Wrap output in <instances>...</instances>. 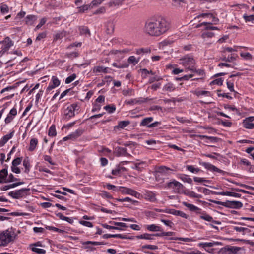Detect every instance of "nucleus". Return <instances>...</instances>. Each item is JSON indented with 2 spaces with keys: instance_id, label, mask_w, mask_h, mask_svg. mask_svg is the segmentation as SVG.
Wrapping results in <instances>:
<instances>
[{
  "instance_id": "nucleus-1",
  "label": "nucleus",
  "mask_w": 254,
  "mask_h": 254,
  "mask_svg": "<svg viewBox=\"0 0 254 254\" xmlns=\"http://www.w3.org/2000/svg\"><path fill=\"white\" fill-rule=\"evenodd\" d=\"M167 21L162 18L152 19L146 22L145 32L151 36H158L165 33L168 29Z\"/></svg>"
},
{
  "instance_id": "nucleus-2",
  "label": "nucleus",
  "mask_w": 254,
  "mask_h": 254,
  "mask_svg": "<svg viewBox=\"0 0 254 254\" xmlns=\"http://www.w3.org/2000/svg\"><path fill=\"white\" fill-rule=\"evenodd\" d=\"M17 234L15 229L9 228L0 232V246H7L9 243L13 242L16 239Z\"/></svg>"
},
{
  "instance_id": "nucleus-3",
  "label": "nucleus",
  "mask_w": 254,
  "mask_h": 254,
  "mask_svg": "<svg viewBox=\"0 0 254 254\" xmlns=\"http://www.w3.org/2000/svg\"><path fill=\"white\" fill-rule=\"evenodd\" d=\"M179 64L184 67L185 72H190L195 66V61L191 56H186L180 60Z\"/></svg>"
},
{
  "instance_id": "nucleus-4",
  "label": "nucleus",
  "mask_w": 254,
  "mask_h": 254,
  "mask_svg": "<svg viewBox=\"0 0 254 254\" xmlns=\"http://www.w3.org/2000/svg\"><path fill=\"white\" fill-rule=\"evenodd\" d=\"M78 109V106L76 103L68 105L63 111V119L66 121L69 120L75 115V112Z\"/></svg>"
},
{
  "instance_id": "nucleus-5",
  "label": "nucleus",
  "mask_w": 254,
  "mask_h": 254,
  "mask_svg": "<svg viewBox=\"0 0 254 254\" xmlns=\"http://www.w3.org/2000/svg\"><path fill=\"white\" fill-rule=\"evenodd\" d=\"M44 245L40 241H38L35 243L31 244L29 245V248L32 252L38 254H45L46 250L40 248L39 247H43Z\"/></svg>"
},
{
  "instance_id": "nucleus-6",
  "label": "nucleus",
  "mask_w": 254,
  "mask_h": 254,
  "mask_svg": "<svg viewBox=\"0 0 254 254\" xmlns=\"http://www.w3.org/2000/svg\"><path fill=\"white\" fill-rule=\"evenodd\" d=\"M119 188L120 191L122 194L130 195L134 196L137 199H140L141 196V194L139 192L132 189L124 187H119Z\"/></svg>"
},
{
  "instance_id": "nucleus-7",
  "label": "nucleus",
  "mask_w": 254,
  "mask_h": 254,
  "mask_svg": "<svg viewBox=\"0 0 254 254\" xmlns=\"http://www.w3.org/2000/svg\"><path fill=\"white\" fill-rule=\"evenodd\" d=\"M2 44L1 46V50L0 51V54L3 55L5 52L8 51L10 47L13 45V41L8 37H6L2 41H1Z\"/></svg>"
},
{
  "instance_id": "nucleus-8",
  "label": "nucleus",
  "mask_w": 254,
  "mask_h": 254,
  "mask_svg": "<svg viewBox=\"0 0 254 254\" xmlns=\"http://www.w3.org/2000/svg\"><path fill=\"white\" fill-rule=\"evenodd\" d=\"M60 83L61 81L57 76H52L49 84L46 89V94L50 93L51 91L58 87L60 85Z\"/></svg>"
},
{
  "instance_id": "nucleus-9",
  "label": "nucleus",
  "mask_w": 254,
  "mask_h": 254,
  "mask_svg": "<svg viewBox=\"0 0 254 254\" xmlns=\"http://www.w3.org/2000/svg\"><path fill=\"white\" fill-rule=\"evenodd\" d=\"M218 242H200L198 243L197 246L203 248L205 251L209 253H213L214 249L211 248L214 246L217 245Z\"/></svg>"
},
{
  "instance_id": "nucleus-10",
  "label": "nucleus",
  "mask_w": 254,
  "mask_h": 254,
  "mask_svg": "<svg viewBox=\"0 0 254 254\" xmlns=\"http://www.w3.org/2000/svg\"><path fill=\"white\" fill-rule=\"evenodd\" d=\"M182 187L183 185L175 180L168 182L165 186L166 188L172 189L176 193L179 192Z\"/></svg>"
},
{
  "instance_id": "nucleus-11",
  "label": "nucleus",
  "mask_w": 254,
  "mask_h": 254,
  "mask_svg": "<svg viewBox=\"0 0 254 254\" xmlns=\"http://www.w3.org/2000/svg\"><path fill=\"white\" fill-rule=\"evenodd\" d=\"M239 250L240 248L234 246L224 247L220 250L218 254H235Z\"/></svg>"
},
{
  "instance_id": "nucleus-12",
  "label": "nucleus",
  "mask_w": 254,
  "mask_h": 254,
  "mask_svg": "<svg viewBox=\"0 0 254 254\" xmlns=\"http://www.w3.org/2000/svg\"><path fill=\"white\" fill-rule=\"evenodd\" d=\"M17 114V110L16 108L13 107L12 108L8 114H7L6 117L4 120V122L5 124H8L10 123L14 119L15 117Z\"/></svg>"
},
{
  "instance_id": "nucleus-13",
  "label": "nucleus",
  "mask_w": 254,
  "mask_h": 254,
  "mask_svg": "<svg viewBox=\"0 0 254 254\" xmlns=\"http://www.w3.org/2000/svg\"><path fill=\"white\" fill-rule=\"evenodd\" d=\"M243 127L247 129H254V117L251 116L246 118L243 122Z\"/></svg>"
},
{
  "instance_id": "nucleus-14",
  "label": "nucleus",
  "mask_w": 254,
  "mask_h": 254,
  "mask_svg": "<svg viewBox=\"0 0 254 254\" xmlns=\"http://www.w3.org/2000/svg\"><path fill=\"white\" fill-rule=\"evenodd\" d=\"M199 164L203 166L207 170L213 172L221 173L222 171L210 163L205 162H199Z\"/></svg>"
},
{
  "instance_id": "nucleus-15",
  "label": "nucleus",
  "mask_w": 254,
  "mask_h": 254,
  "mask_svg": "<svg viewBox=\"0 0 254 254\" xmlns=\"http://www.w3.org/2000/svg\"><path fill=\"white\" fill-rule=\"evenodd\" d=\"M114 154L118 157L120 156H129L130 154L127 153L126 148L121 147H117L115 148L114 150Z\"/></svg>"
},
{
  "instance_id": "nucleus-16",
  "label": "nucleus",
  "mask_w": 254,
  "mask_h": 254,
  "mask_svg": "<svg viewBox=\"0 0 254 254\" xmlns=\"http://www.w3.org/2000/svg\"><path fill=\"white\" fill-rule=\"evenodd\" d=\"M25 189H20L14 191H12L8 193V195L14 199H19L22 197L23 195V192L25 191Z\"/></svg>"
},
{
  "instance_id": "nucleus-17",
  "label": "nucleus",
  "mask_w": 254,
  "mask_h": 254,
  "mask_svg": "<svg viewBox=\"0 0 254 254\" xmlns=\"http://www.w3.org/2000/svg\"><path fill=\"white\" fill-rule=\"evenodd\" d=\"M182 204L187 207L190 211L195 212L197 214L201 213V209L194 205L193 204L189 203L186 201H183Z\"/></svg>"
},
{
  "instance_id": "nucleus-18",
  "label": "nucleus",
  "mask_w": 254,
  "mask_h": 254,
  "mask_svg": "<svg viewBox=\"0 0 254 254\" xmlns=\"http://www.w3.org/2000/svg\"><path fill=\"white\" fill-rule=\"evenodd\" d=\"M109 68L102 66H95L93 68V72L96 75H99L102 73H107L108 72Z\"/></svg>"
},
{
  "instance_id": "nucleus-19",
  "label": "nucleus",
  "mask_w": 254,
  "mask_h": 254,
  "mask_svg": "<svg viewBox=\"0 0 254 254\" xmlns=\"http://www.w3.org/2000/svg\"><path fill=\"white\" fill-rule=\"evenodd\" d=\"M14 131H11L10 133L4 135L0 140V146H3L14 135Z\"/></svg>"
},
{
  "instance_id": "nucleus-20",
  "label": "nucleus",
  "mask_w": 254,
  "mask_h": 254,
  "mask_svg": "<svg viewBox=\"0 0 254 254\" xmlns=\"http://www.w3.org/2000/svg\"><path fill=\"white\" fill-rule=\"evenodd\" d=\"M156 234H149L147 233H143L141 235L135 236L137 239H144L146 240H153L154 237H156Z\"/></svg>"
},
{
  "instance_id": "nucleus-21",
  "label": "nucleus",
  "mask_w": 254,
  "mask_h": 254,
  "mask_svg": "<svg viewBox=\"0 0 254 254\" xmlns=\"http://www.w3.org/2000/svg\"><path fill=\"white\" fill-rule=\"evenodd\" d=\"M167 213L172 214L175 216H179L184 218H188V215L183 211L177 210L175 209H171L167 211Z\"/></svg>"
},
{
  "instance_id": "nucleus-22",
  "label": "nucleus",
  "mask_w": 254,
  "mask_h": 254,
  "mask_svg": "<svg viewBox=\"0 0 254 254\" xmlns=\"http://www.w3.org/2000/svg\"><path fill=\"white\" fill-rule=\"evenodd\" d=\"M8 176V170L4 168L0 170V184L5 183Z\"/></svg>"
},
{
  "instance_id": "nucleus-23",
  "label": "nucleus",
  "mask_w": 254,
  "mask_h": 254,
  "mask_svg": "<svg viewBox=\"0 0 254 254\" xmlns=\"http://www.w3.org/2000/svg\"><path fill=\"white\" fill-rule=\"evenodd\" d=\"M146 229L150 232H161L162 229L159 225H157L154 224L147 225L146 226Z\"/></svg>"
},
{
  "instance_id": "nucleus-24",
  "label": "nucleus",
  "mask_w": 254,
  "mask_h": 254,
  "mask_svg": "<svg viewBox=\"0 0 254 254\" xmlns=\"http://www.w3.org/2000/svg\"><path fill=\"white\" fill-rule=\"evenodd\" d=\"M211 23H207V22H202L200 24H199L197 25L196 26L197 28L200 27L202 26H204V29L205 30H219V28L216 26H211Z\"/></svg>"
},
{
  "instance_id": "nucleus-25",
  "label": "nucleus",
  "mask_w": 254,
  "mask_h": 254,
  "mask_svg": "<svg viewBox=\"0 0 254 254\" xmlns=\"http://www.w3.org/2000/svg\"><path fill=\"white\" fill-rule=\"evenodd\" d=\"M37 17L34 15H28L25 19V23L27 25H32L37 20Z\"/></svg>"
},
{
  "instance_id": "nucleus-26",
  "label": "nucleus",
  "mask_w": 254,
  "mask_h": 254,
  "mask_svg": "<svg viewBox=\"0 0 254 254\" xmlns=\"http://www.w3.org/2000/svg\"><path fill=\"white\" fill-rule=\"evenodd\" d=\"M176 87L174 84L171 82H168L165 84L163 87V90L164 91L171 92L175 91Z\"/></svg>"
},
{
  "instance_id": "nucleus-27",
  "label": "nucleus",
  "mask_w": 254,
  "mask_h": 254,
  "mask_svg": "<svg viewBox=\"0 0 254 254\" xmlns=\"http://www.w3.org/2000/svg\"><path fill=\"white\" fill-rule=\"evenodd\" d=\"M153 121V117H150L145 118L141 121L140 125L141 126H146L150 128V125Z\"/></svg>"
},
{
  "instance_id": "nucleus-28",
  "label": "nucleus",
  "mask_w": 254,
  "mask_h": 254,
  "mask_svg": "<svg viewBox=\"0 0 254 254\" xmlns=\"http://www.w3.org/2000/svg\"><path fill=\"white\" fill-rule=\"evenodd\" d=\"M227 203L228 206L234 208H239L243 206L242 202L238 201H228Z\"/></svg>"
},
{
  "instance_id": "nucleus-29",
  "label": "nucleus",
  "mask_w": 254,
  "mask_h": 254,
  "mask_svg": "<svg viewBox=\"0 0 254 254\" xmlns=\"http://www.w3.org/2000/svg\"><path fill=\"white\" fill-rule=\"evenodd\" d=\"M240 55L243 60L246 61H252L254 59L252 55L248 52L241 51Z\"/></svg>"
},
{
  "instance_id": "nucleus-30",
  "label": "nucleus",
  "mask_w": 254,
  "mask_h": 254,
  "mask_svg": "<svg viewBox=\"0 0 254 254\" xmlns=\"http://www.w3.org/2000/svg\"><path fill=\"white\" fill-rule=\"evenodd\" d=\"M145 198L146 200L151 202H155L156 200L155 193L150 191H146L145 193Z\"/></svg>"
},
{
  "instance_id": "nucleus-31",
  "label": "nucleus",
  "mask_w": 254,
  "mask_h": 254,
  "mask_svg": "<svg viewBox=\"0 0 254 254\" xmlns=\"http://www.w3.org/2000/svg\"><path fill=\"white\" fill-rule=\"evenodd\" d=\"M82 133L83 132L81 129H77L74 132L69 134V138L70 140H74L80 136Z\"/></svg>"
},
{
  "instance_id": "nucleus-32",
  "label": "nucleus",
  "mask_w": 254,
  "mask_h": 254,
  "mask_svg": "<svg viewBox=\"0 0 254 254\" xmlns=\"http://www.w3.org/2000/svg\"><path fill=\"white\" fill-rule=\"evenodd\" d=\"M129 51L127 49H125L123 50H113L110 52L111 54L117 55L119 58L123 57L124 53H127Z\"/></svg>"
},
{
  "instance_id": "nucleus-33",
  "label": "nucleus",
  "mask_w": 254,
  "mask_h": 254,
  "mask_svg": "<svg viewBox=\"0 0 254 254\" xmlns=\"http://www.w3.org/2000/svg\"><path fill=\"white\" fill-rule=\"evenodd\" d=\"M38 143V141L37 138H31L30 140V144H29V148H28L29 151H34L36 149V148L37 146Z\"/></svg>"
},
{
  "instance_id": "nucleus-34",
  "label": "nucleus",
  "mask_w": 254,
  "mask_h": 254,
  "mask_svg": "<svg viewBox=\"0 0 254 254\" xmlns=\"http://www.w3.org/2000/svg\"><path fill=\"white\" fill-rule=\"evenodd\" d=\"M22 184H23V182H18V183H13V184L7 185H5L0 188V190H2V191L7 190L9 189L14 188L17 186H18Z\"/></svg>"
},
{
  "instance_id": "nucleus-35",
  "label": "nucleus",
  "mask_w": 254,
  "mask_h": 254,
  "mask_svg": "<svg viewBox=\"0 0 254 254\" xmlns=\"http://www.w3.org/2000/svg\"><path fill=\"white\" fill-rule=\"evenodd\" d=\"M190 72L193 74H194V76L196 75L200 76V78H203L205 76V72L204 70L201 69H197L195 68V66L193 67V70H191Z\"/></svg>"
},
{
  "instance_id": "nucleus-36",
  "label": "nucleus",
  "mask_w": 254,
  "mask_h": 254,
  "mask_svg": "<svg viewBox=\"0 0 254 254\" xmlns=\"http://www.w3.org/2000/svg\"><path fill=\"white\" fill-rule=\"evenodd\" d=\"M185 194L191 198H201L202 197L201 194H197L191 190H187L185 192Z\"/></svg>"
},
{
  "instance_id": "nucleus-37",
  "label": "nucleus",
  "mask_w": 254,
  "mask_h": 254,
  "mask_svg": "<svg viewBox=\"0 0 254 254\" xmlns=\"http://www.w3.org/2000/svg\"><path fill=\"white\" fill-rule=\"evenodd\" d=\"M194 94L198 97L201 96H209L211 95V93L208 91L200 90L197 89L194 92Z\"/></svg>"
},
{
  "instance_id": "nucleus-38",
  "label": "nucleus",
  "mask_w": 254,
  "mask_h": 254,
  "mask_svg": "<svg viewBox=\"0 0 254 254\" xmlns=\"http://www.w3.org/2000/svg\"><path fill=\"white\" fill-rule=\"evenodd\" d=\"M199 137L202 139H206L205 142L208 143L216 142L217 141V138L215 137H213V136H208L206 135H200Z\"/></svg>"
},
{
  "instance_id": "nucleus-39",
  "label": "nucleus",
  "mask_w": 254,
  "mask_h": 254,
  "mask_svg": "<svg viewBox=\"0 0 254 254\" xmlns=\"http://www.w3.org/2000/svg\"><path fill=\"white\" fill-rule=\"evenodd\" d=\"M23 165L25 168L24 172L26 173H28L31 168V165L28 158H26L24 159L23 161Z\"/></svg>"
},
{
  "instance_id": "nucleus-40",
  "label": "nucleus",
  "mask_w": 254,
  "mask_h": 254,
  "mask_svg": "<svg viewBox=\"0 0 254 254\" xmlns=\"http://www.w3.org/2000/svg\"><path fill=\"white\" fill-rule=\"evenodd\" d=\"M126 170V169L124 167L120 166H117L112 171V174L113 175L118 176L119 175L121 172H123Z\"/></svg>"
},
{
  "instance_id": "nucleus-41",
  "label": "nucleus",
  "mask_w": 254,
  "mask_h": 254,
  "mask_svg": "<svg viewBox=\"0 0 254 254\" xmlns=\"http://www.w3.org/2000/svg\"><path fill=\"white\" fill-rule=\"evenodd\" d=\"M150 52L149 48H139L136 49L135 53L139 56H142L145 53H148Z\"/></svg>"
},
{
  "instance_id": "nucleus-42",
  "label": "nucleus",
  "mask_w": 254,
  "mask_h": 254,
  "mask_svg": "<svg viewBox=\"0 0 254 254\" xmlns=\"http://www.w3.org/2000/svg\"><path fill=\"white\" fill-rule=\"evenodd\" d=\"M180 179L184 182H186L190 184H192L193 181L192 179L190 178L188 175L183 174L181 175Z\"/></svg>"
},
{
  "instance_id": "nucleus-43",
  "label": "nucleus",
  "mask_w": 254,
  "mask_h": 254,
  "mask_svg": "<svg viewBox=\"0 0 254 254\" xmlns=\"http://www.w3.org/2000/svg\"><path fill=\"white\" fill-rule=\"evenodd\" d=\"M104 109L110 114L113 113L116 111V106L114 105H108L104 107Z\"/></svg>"
},
{
  "instance_id": "nucleus-44",
  "label": "nucleus",
  "mask_w": 254,
  "mask_h": 254,
  "mask_svg": "<svg viewBox=\"0 0 254 254\" xmlns=\"http://www.w3.org/2000/svg\"><path fill=\"white\" fill-rule=\"evenodd\" d=\"M57 135L56 127L54 125L50 126L48 130V135L51 137H54Z\"/></svg>"
},
{
  "instance_id": "nucleus-45",
  "label": "nucleus",
  "mask_w": 254,
  "mask_h": 254,
  "mask_svg": "<svg viewBox=\"0 0 254 254\" xmlns=\"http://www.w3.org/2000/svg\"><path fill=\"white\" fill-rule=\"evenodd\" d=\"M200 214H202L200 216L201 219H203V220H206L208 222H211L213 220V218L211 216H210L209 215H208L205 213H204V212H203L202 210H201V213H200Z\"/></svg>"
},
{
  "instance_id": "nucleus-46",
  "label": "nucleus",
  "mask_w": 254,
  "mask_h": 254,
  "mask_svg": "<svg viewBox=\"0 0 254 254\" xmlns=\"http://www.w3.org/2000/svg\"><path fill=\"white\" fill-rule=\"evenodd\" d=\"M140 61V58H136L133 56H130L128 59V62L136 65Z\"/></svg>"
},
{
  "instance_id": "nucleus-47",
  "label": "nucleus",
  "mask_w": 254,
  "mask_h": 254,
  "mask_svg": "<svg viewBox=\"0 0 254 254\" xmlns=\"http://www.w3.org/2000/svg\"><path fill=\"white\" fill-rule=\"evenodd\" d=\"M188 170L193 173H198L200 171V169L198 168H195L192 165H188L187 166Z\"/></svg>"
},
{
  "instance_id": "nucleus-48",
  "label": "nucleus",
  "mask_w": 254,
  "mask_h": 254,
  "mask_svg": "<svg viewBox=\"0 0 254 254\" xmlns=\"http://www.w3.org/2000/svg\"><path fill=\"white\" fill-rule=\"evenodd\" d=\"M46 229L49 230H51L54 232H57L63 234L64 232V231L58 228L55 227L54 226H48L46 227Z\"/></svg>"
},
{
  "instance_id": "nucleus-49",
  "label": "nucleus",
  "mask_w": 254,
  "mask_h": 254,
  "mask_svg": "<svg viewBox=\"0 0 254 254\" xmlns=\"http://www.w3.org/2000/svg\"><path fill=\"white\" fill-rule=\"evenodd\" d=\"M174 234L173 232H164L163 230L160 233H156V237H163L172 236Z\"/></svg>"
},
{
  "instance_id": "nucleus-50",
  "label": "nucleus",
  "mask_w": 254,
  "mask_h": 254,
  "mask_svg": "<svg viewBox=\"0 0 254 254\" xmlns=\"http://www.w3.org/2000/svg\"><path fill=\"white\" fill-rule=\"evenodd\" d=\"M91 8V4L83 5L81 6L77 7L79 12H83L87 10L89 8Z\"/></svg>"
},
{
  "instance_id": "nucleus-51",
  "label": "nucleus",
  "mask_w": 254,
  "mask_h": 254,
  "mask_svg": "<svg viewBox=\"0 0 254 254\" xmlns=\"http://www.w3.org/2000/svg\"><path fill=\"white\" fill-rule=\"evenodd\" d=\"M112 65L118 68H124L128 67V64H120L117 63H113Z\"/></svg>"
},
{
  "instance_id": "nucleus-52",
  "label": "nucleus",
  "mask_w": 254,
  "mask_h": 254,
  "mask_svg": "<svg viewBox=\"0 0 254 254\" xmlns=\"http://www.w3.org/2000/svg\"><path fill=\"white\" fill-rule=\"evenodd\" d=\"M245 21L246 22H253L254 21V15H247L246 14H244L243 16Z\"/></svg>"
},
{
  "instance_id": "nucleus-53",
  "label": "nucleus",
  "mask_w": 254,
  "mask_h": 254,
  "mask_svg": "<svg viewBox=\"0 0 254 254\" xmlns=\"http://www.w3.org/2000/svg\"><path fill=\"white\" fill-rule=\"evenodd\" d=\"M0 12L1 13L4 14L9 12L8 6L5 4H2L0 6Z\"/></svg>"
},
{
  "instance_id": "nucleus-54",
  "label": "nucleus",
  "mask_w": 254,
  "mask_h": 254,
  "mask_svg": "<svg viewBox=\"0 0 254 254\" xmlns=\"http://www.w3.org/2000/svg\"><path fill=\"white\" fill-rule=\"evenodd\" d=\"M170 240H182L185 242H190L193 241V240L189 238H182V237H174L170 238Z\"/></svg>"
},
{
  "instance_id": "nucleus-55",
  "label": "nucleus",
  "mask_w": 254,
  "mask_h": 254,
  "mask_svg": "<svg viewBox=\"0 0 254 254\" xmlns=\"http://www.w3.org/2000/svg\"><path fill=\"white\" fill-rule=\"evenodd\" d=\"M110 223L114 224L116 226H117V227L121 228L122 229V228H126L127 227V225L126 223H123V222H117L115 221H110Z\"/></svg>"
},
{
  "instance_id": "nucleus-56",
  "label": "nucleus",
  "mask_w": 254,
  "mask_h": 254,
  "mask_svg": "<svg viewBox=\"0 0 254 254\" xmlns=\"http://www.w3.org/2000/svg\"><path fill=\"white\" fill-rule=\"evenodd\" d=\"M79 30L81 34L90 35L89 30L86 27H80Z\"/></svg>"
},
{
  "instance_id": "nucleus-57",
  "label": "nucleus",
  "mask_w": 254,
  "mask_h": 254,
  "mask_svg": "<svg viewBox=\"0 0 254 254\" xmlns=\"http://www.w3.org/2000/svg\"><path fill=\"white\" fill-rule=\"evenodd\" d=\"M214 36L212 32L204 31L202 33L201 36L203 38H211Z\"/></svg>"
},
{
  "instance_id": "nucleus-58",
  "label": "nucleus",
  "mask_w": 254,
  "mask_h": 254,
  "mask_svg": "<svg viewBox=\"0 0 254 254\" xmlns=\"http://www.w3.org/2000/svg\"><path fill=\"white\" fill-rule=\"evenodd\" d=\"M171 169L166 166H160L158 169V172L160 173H167Z\"/></svg>"
},
{
  "instance_id": "nucleus-59",
  "label": "nucleus",
  "mask_w": 254,
  "mask_h": 254,
  "mask_svg": "<svg viewBox=\"0 0 254 254\" xmlns=\"http://www.w3.org/2000/svg\"><path fill=\"white\" fill-rule=\"evenodd\" d=\"M141 249L142 250L147 249L151 250H155L158 249V247L156 245H145L141 246Z\"/></svg>"
},
{
  "instance_id": "nucleus-60",
  "label": "nucleus",
  "mask_w": 254,
  "mask_h": 254,
  "mask_svg": "<svg viewBox=\"0 0 254 254\" xmlns=\"http://www.w3.org/2000/svg\"><path fill=\"white\" fill-rule=\"evenodd\" d=\"M79 223L81 225H82L84 226L87 227L92 228L93 227V225L92 224V223L89 221L80 220L79 221Z\"/></svg>"
},
{
  "instance_id": "nucleus-61",
  "label": "nucleus",
  "mask_w": 254,
  "mask_h": 254,
  "mask_svg": "<svg viewBox=\"0 0 254 254\" xmlns=\"http://www.w3.org/2000/svg\"><path fill=\"white\" fill-rule=\"evenodd\" d=\"M227 87L231 92H233L235 94H237L238 92L235 91L234 88V83L229 81H227Z\"/></svg>"
},
{
  "instance_id": "nucleus-62",
  "label": "nucleus",
  "mask_w": 254,
  "mask_h": 254,
  "mask_svg": "<svg viewBox=\"0 0 254 254\" xmlns=\"http://www.w3.org/2000/svg\"><path fill=\"white\" fill-rule=\"evenodd\" d=\"M76 77V75L75 74H72V75L69 76L68 77H67L65 80V83L66 84H69L71 82H72Z\"/></svg>"
},
{
  "instance_id": "nucleus-63",
  "label": "nucleus",
  "mask_w": 254,
  "mask_h": 254,
  "mask_svg": "<svg viewBox=\"0 0 254 254\" xmlns=\"http://www.w3.org/2000/svg\"><path fill=\"white\" fill-rule=\"evenodd\" d=\"M17 180V179L15 178L12 174H8L5 183H11Z\"/></svg>"
},
{
  "instance_id": "nucleus-64",
  "label": "nucleus",
  "mask_w": 254,
  "mask_h": 254,
  "mask_svg": "<svg viewBox=\"0 0 254 254\" xmlns=\"http://www.w3.org/2000/svg\"><path fill=\"white\" fill-rule=\"evenodd\" d=\"M130 123L129 121H123L119 122L118 127L120 128H123L128 125Z\"/></svg>"
}]
</instances>
